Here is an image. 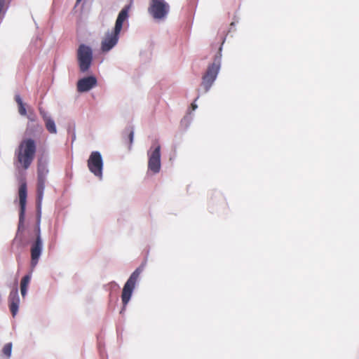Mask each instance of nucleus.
I'll list each match as a JSON object with an SVG mask.
<instances>
[{
  "label": "nucleus",
  "mask_w": 359,
  "mask_h": 359,
  "mask_svg": "<svg viewBox=\"0 0 359 359\" xmlns=\"http://www.w3.org/2000/svg\"><path fill=\"white\" fill-rule=\"evenodd\" d=\"M36 151V146L33 139L22 140L15 150L16 168L27 170L34 160Z\"/></svg>",
  "instance_id": "1"
},
{
  "label": "nucleus",
  "mask_w": 359,
  "mask_h": 359,
  "mask_svg": "<svg viewBox=\"0 0 359 359\" xmlns=\"http://www.w3.org/2000/svg\"><path fill=\"white\" fill-rule=\"evenodd\" d=\"M130 6H126L118 13L116 18L113 32L106 33L101 43V50L102 52H108L114 47L118 41V36L122 29L123 24L129 17V11Z\"/></svg>",
  "instance_id": "2"
},
{
  "label": "nucleus",
  "mask_w": 359,
  "mask_h": 359,
  "mask_svg": "<svg viewBox=\"0 0 359 359\" xmlns=\"http://www.w3.org/2000/svg\"><path fill=\"white\" fill-rule=\"evenodd\" d=\"M34 234L36 236L35 241L32 243L31 245V266L32 268L35 267L38 264L39 257L41 256L43 243L41 238V229H40V216L38 217L36 226L34 227Z\"/></svg>",
  "instance_id": "3"
},
{
  "label": "nucleus",
  "mask_w": 359,
  "mask_h": 359,
  "mask_svg": "<svg viewBox=\"0 0 359 359\" xmlns=\"http://www.w3.org/2000/svg\"><path fill=\"white\" fill-rule=\"evenodd\" d=\"M222 50V47L219 48V56H216L214 62L211 65L208 67V69L205 74L203 75L202 79V85L205 88V91H208L213 82L217 78L219 67H220V57L221 54L220 51Z\"/></svg>",
  "instance_id": "4"
},
{
  "label": "nucleus",
  "mask_w": 359,
  "mask_h": 359,
  "mask_svg": "<svg viewBox=\"0 0 359 359\" xmlns=\"http://www.w3.org/2000/svg\"><path fill=\"white\" fill-rule=\"evenodd\" d=\"M148 11L155 20H163L170 11V6L165 0H150Z\"/></svg>",
  "instance_id": "5"
},
{
  "label": "nucleus",
  "mask_w": 359,
  "mask_h": 359,
  "mask_svg": "<svg viewBox=\"0 0 359 359\" xmlns=\"http://www.w3.org/2000/svg\"><path fill=\"white\" fill-rule=\"evenodd\" d=\"M77 59L80 71L87 72L93 61V51L90 47L81 44L77 50Z\"/></svg>",
  "instance_id": "6"
},
{
  "label": "nucleus",
  "mask_w": 359,
  "mask_h": 359,
  "mask_svg": "<svg viewBox=\"0 0 359 359\" xmlns=\"http://www.w3.org/2000/svg\"><path fill=\"white\" fill-rule=\"evenodd\" d=\"M142 271V269L141 267L136 269L125 283L121 294V299L123 306H126L130 301L135 284Z\"/></svg>",
  "instance_id": "7"
},
{
  "label": "nucleus",
  "mask_w": 359,
  "mask_h": 359,
  "mask_svg": "<svg viewBox=\"0 0 359 359\" xmlns=\"http://www.w3.org/2000/svg\"><path fill=\"white\" fill-rule=\"evenodd\" d=\"M148 155V171L154 174L160 172L161 170V146L156 143L147 152Z\"/></svg>",
  "instance_id": "8"
},
{
  "label": "nucleus",
  "mask_w": 359,
  "mask_h": 359,
  "mask_svg": "<svg viewBox=\"0 0 359 359\" xmlns=\"http://www.w3.org/2000/svg\"><path fill=\"white\" fill-rule=\"evenodd\" d=\"M18 196L20 204L18 230H20L24 227L25 214L27 196V183L25 179L21 180L18 189Z\"/></svg>",
  "instance_id": "9"
},
{
  "label": "nucleus",
  "mask_w": 359,
  "mask_h": 359,
  "mask_svg": "<svg viewBox=\"0 0 359 359\" xmlns=\"http://www.w3.org/2000/svg\"><path fill=\"white\" fill-rule=\"evenodd\" d=\"M87 165L89 170L96 177L100 179L102 177L103 170V161L101 154L99 151H95L91 152L89 158L87 161Z\"/></svg>",
  "instance_id": "10"
},
{
  "label": "nucleus",
  "mask_w": 359,
  "mask_h": 359,
  "mask_svg": "<svg viewBox=\"0 0 359 359\" xmlns=\"http://www.w3.org/2000/svg\"><path fill=\"white\" fill-rule=\"evenodd\" d=\"M97 85V79L93 76L81 79L77 82V90L80 93L87 92Z\"/></svg>",
  "instance_id": "11"
},
{
  "label": "nucleus",
  "mask_w": 359,
  "mask_h": 359,
  "mask_svg": "<svg viewBox=\"0 0 359 359\" xmlns=\"http://www.w3.org/2000/svg\"><path fill=\"white\" fill-rule=\"evenodd\" d=\"M20 305V297L17 287L11 291L8 296V306L13 317L18 313Z\"/></svg>",
  "instance_id": "12"
},
{
  "label": "nucleus",
  "mask_w": 359,
  "mask_h": 359,
  "mask_svg": "<svg viewBox=\"0 0 359 359\" xmlns=\"http://www.w3.org/2000/svg\"><path fill=\"white\" fill-rule=\"evenodd\" d=\"M39 112L44 121L45 126L47 130L50 133L55 134L57 133V128L54 120L50 116H49L45 111L42 110L41 108L39 109Z\"/></svg>",
  "instance_id": "13"
},
{
  "label": "nucleus",
  "mask_w": 359,
  "mask_h": 359,
  "mask_svg": "<svg viewBox=\"0 0 359 359\" xmlns=\"http://www.w3.org/2000/svg\"><path fill=\"white\" fill-rule=\"evenodd\" d=\"M46 179H37V203L40 206L45 189Z\"/></svg>",
  "instance_id": "14"
},
{
  "label": "nucleus",
  "mask_w": 359,
  "mask_h": 359,
  "mask_svg": "<svg viewBox=\"0 0 359 359\" xmlns=\"http://www.w3.org/2000/svg\"><path fill=\"white\" fill-rule=\"evenodd\" d=\"M32 278L31 273L25 275L21 280L20 282V292L22 296L24 297H25L27 291L28 285L30 283Z\"/></svg>",
  "instance_id": "15"
},
{
  "label": "nucleus",
  "mask_w": 359,
  "mask_h": 359,
  "mask_svg": "<svg viewBox=\"0 0 359 359\" xmlns=\"http://www.w3.org/2000/svg\"><path fill=\"white\" fill-rule=\"evenodd\" d=\"M15 100L18 106V112L21 116L27 115V110L25 109V105L23 103L21 97L19 95H16L15 96Z\"/></svg>",
  "instance_id": "16"
},
{
  "label": "nucleus",
  "mask_w": 359,
  "mask_h": 359,
  "mask_svg": "<svg viewBox=\"0 0 359 359\" xmlns=\"http://www.w3.org/2000/svg\"><path fill=\"white\" fill-rule=\"evenodd\" d=\"M12 343L9 342L6 344L1 351V354L3 356H5L6 359H10L12 353Z\"/></svg>",
  "instance_id": "17"
},
{
  "label": "nucleus",
  "mask_w": 359,
  "mask_h": 359,
  "mask_svg": "<svg viewBox=\"0 0 359 359\" xmlns=\"http://www.w3.org/2000/svg\"><path fill=\"white\" fill-rule=\"evenodd\" d=\"M48 170L45 165H39L37 172V179H46Z\"/></svg>",
  "instance_id": "18"
},
{
  "label": "nucleus",
  "mask_w": 359,
  "mask_h": 359,
  "mask_svg": "<svg viewBox=\"0 0 359 359\" xmlns=\"http://www.w3.org/2000/svg\"><path fill=\"white\" fill-rule=\"evenodd\" d=\"M134 137V132L132 129L128 130L127 137H124L125 142L128 144V148L130 149Z\"/></svg>",
  "instance_id": "19"
},
{
  "label": "nucleus",
  "mask_w": 359,
  "mask_h": 359,
  "mask_svg": "<svg viewBox=\"0 0 359 359\" xmlns=\"http://www.w3.org/2000/svg\"><path fill=\"white\" fill-rule=\"evenodd\" d=\"M191 107L192 110H195L197 108V105L195 103H192L191 104Z\"/></svg>",
  "instance_id": "20"
},
{
  "label": "nucleus",
  "mask_w": 359,
  "mask_h": 359,
  "mask_svg": "<svg viewBox=\"0 0 359 359\" xmlns=\"http://www.w3.org/2000/svg\"><path fill=\"white\" fill-rule=\"evenodd\" d=\"M81 0H76V4H78Z\"/></svg>",
  "instance_id": "21"
}]
</instances>
